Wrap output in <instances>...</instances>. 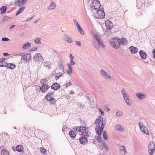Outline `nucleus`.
Segmentation results:
<instances>
[{
    "mask_svg": "<svg viewBox=\"0 0 155 155\" xmlns=\"http://www.w3.org/2000/svg\"><path fill=\"white\" fill-rule=\"evenodd\" d=\"M148 150L149 154L152 155L153 152L155 150V144L153 142H150L148 145Z\"/></svg>",
    "mask_w": 155,
    "mask_h": 155,
    "instance_id": "nucleus-1",
    "label": "nucleus"
},
{
    "mask_svg": "<svg viewBox=\"0 0 155 155\" xmlns=\"http://www.w3.org/2000/svg\"><path fill=\"white\" fill-rule=\"evenodd\" d=\"M140 126V129L141 131L143 132L144 133L147 135H149V133L148 131L147 128L143 124L140 122L138 124Z\"/></svg>",
    "mask_w": 155,
    "mask_h": 155,
    "instance_id": "nucleus-2",
    "label": "nucleus"
},
{
    "mask_svg": "<svg viewBox=\"0 0 155 155\" xmlns=\"http://www.w3.org/2000/svg\"><path fill=\"white\" fill-rule=\"evenodd\" d=\"M92 8H94L95 9H98L101 6L100 2L97 0H94L92 2Z\"/></svg>",
    "mask_w": 155,
    "mask_h": 155,
    "instance_id": "nucleus-3",
    "label": "nucleus"
},
{
    "mask_svg": "<svg viewBox=\"0 0 155 155\" xmlns=\"http://www.w3.org/2000/svg\"><path fill=\"white\" fill-rule=\"evenodd\" d=\"M136 96L140 100L144 99L147 98V95L142 92H138L136 94Z\"/></svg>",
    "mask_w": 155,
    "mask_h": 155,
    "instance_id": "nucleus-4",
    "label": "nucleus"
},
{
    "mask_svg": "<svg viewBox=\"0 0 155 155\" xmlns=\"http://www.w3.org/2000/svg\"><path fill=\"white\" fill-rule=\"evenodd\" d=\"M12 148L14 151H17L18 152H21L24 150L23 146L21 145H18L15 148L12 146Z\"/></svg>",
    "mask_w": 155,
    "mask_h": 155,
    "instance_id": "nucleus-5",
    "label": "nucleus"
},
{
    "mask_svg": "<svg viewBox=\"0 0 155 155\" xmlns=\"http://www.w3.org/2000/svg\"><path fill=\"white\" fill-rule=\"evenodd\" d=\"M100 74L104 79L111 78L109 75L103 69H101L100 71Z\"/></svg>",
    "mask_w": 155,
    "mask_h": 155,
    "instance_id": "nucleus-6",
    "label": "nucleus"
},
{
    "mask_svg": "<svg viewBox=\"0 0 155 155\" xmlns=\"http://www.w3.org/2000/svg\"><path fill=\"white\" fill-rule=\"evenodd\" d=\"M105 24L107 29L109 30H110L113 26L112 23L108 20L105 21Z\"/></svg>",
    "mask_w": 155,
    "mask_h": 155,
    "instance_id": "nucleus-7",
    "label": "nucleus"
},
{
    "mask_svg": "<svg viewBox=\"0 0 155 155\" xmlns=\"http://www.w3.org/2000/svg\"><path fill=\"white\" fill-rule=\"evenodd\" d=\"M80 143L83 145H85L88 142L87 139L85 137H82L79 139Z\"/></svg>",
    "mask_w": 155,
    "mask_h": 155,
    "instance_id": "nucleus-8",
    "label": "nucleus"
},
{
    "mask_svg": "<svg viewBox=\"0 0 155 155\" xmlns=\"http://www.w3.org/2000/svg\"><path fill=\"white\" fill-rule=\"evenodd\" d=\"M81 127H82L81 128H80L81 129H80L81 134L84 136L87 137L88 135L87 132L86 131V127L84 126H81Z\"/></svg>",
    "mask_w": 155,
    "mask_h": 155,
    "instance_id": "nucleus-9",
    "label": "nucleus"
},
{
    "mask_svg": "<svg viewBox=\"0 0 155 155\" xmlns=\"http://www.w3.org/2000/svg\"><path fill=\"white\" fill-rule=\"evenodd\" d=\"M97 14L99 15V16L98 18L102 19L104 18L105 15L104 11L101 10H97Z\"/></svg>",
    "mask_w": 155,
    "mask_h": 155,
    "instance_id": "nucleus-10",
    "label": "nucleus"
},
{
    "mask_svg": "<svg viewBox=\"0 0 155 155\" xmlns=\"http://www.w3.org/2000/svg\"><path fill=\"white\" fill-rule=\"evenodd\" d=\"M49 87L50 86L48 85H42L40 87V90L42 93H45L47 91Z\"/></svg>",
    "mask_w": 155,
    "mask_h": 155,
    "instance_id": "nucleus-11",
    "label": "nucleus"
},
{
    "mask_svg": "<svg viewBox=\"0 0 155 155\" xmlns=\"http://www.w3.org/2000/svg\"><path fill=\"white\" fill-rule=\"evenodd\" d=\"M139 54L142 59L144 60L147 58V54L144 51L141 50L139 52Z\"/></svg>",
    "mask_w": 155,
    "mask_h": 155,
    "instance_id": "nucleus-12",
    "label": "nucleus"
},
{
    "mask_svg": "<svg viewBox=\"0 0 155 155\" xmlns=\"http://www.w3.org/2000/svg\"><path fill=\"white\" fill-rule=\"evenodd\" d=\"M129 50L132 54H134L136 53L138 51V49L133 46H131L129 48Z\"/></svg>",
    "mask_w": 155,
    "mask_h": 155,
    "instance_id": "nucleus-13",
    "label": "nucleus"
},
{
    "mask_svg": "<svg viewBox=\"0 0 155 155\" xmlns=\"http://www.w3.org/2000/svg\"><path fill=\"white\" fill-rule=\"evenodd\" d=\"M60 87V85L57 83H54L51 86V89L57 90Z\"/></svg>",
    "mask_w": 155,
    "mask_h": 155,
    "instance_id": "nucleus-14",
    "label": "nucleus"
},
{
    "mask_svg": "<svg viewBox=\"0 0 155 155\" xmlns=\"http://www.w3.org/2000/svg\"><path fill=\"white\" fill-rule=\"evenodd\" d=\"M5 58H2L0 59V67H3L6 66L7 64V63L5 61Z\"/></svg>",
    "mask_w": 155,
    "mask_h": 155,
    "instance_id": "nucleus-15",
    "label": "nucleus"
},
{
    "mask_svg": "<svg viewBox=\"0 0 155 155\" xmlns=\"http://www.w3.org/2000/svg\"><path fill=\"white\" fill-rule=\"evenodd\" d=\"M124 98L126 103L128 105L131 106L132 105L131 101L129 99L128 95L126 96V97H124Z\"/></svg>",
    "mask_w": 155,
    "mask_h": 155,
    "instance_id": "nucleus-16",
    "label": "nucleus"
},
{
    "mask_svg": "<svg viewBox=\"0 0 155 155\" xmlns=\"http://www.w3.org/2000/svg\"><path fill=\"white\" fill-rule=\"evenodd\" d=\"M69 134L71 138H74L76 136V133L74 130H70L69 132Z\"/></svg>",
    "mask_w": 155,
    "mask_h": 155,
    "instance_id": "nucleus-17",
    "label": "nucleus"
},
{
    "mask_svg": "<svg viewBox=\"0 0 155 155\" xmlns=\"http://www.w3.org/2000/svg\"><path fill=\"white\" fill-rule=\"evenodd\" d=\"M64 38L66 41L68 43H71L73 42L71 38L66 35L64 36Z\"/></svg>",
    "mask_w": 155,
    "mask_h": 155,
    "instance_id": "nucleus-18",
    "label": "nucleus"
},
{
    "mask_svg": "<svg viewBox=\"0 0 155 155\" xmlns=\"http://www.w3.org/2000/svg\"><path fill=\"white\" fill-rule=\"evenodd\" d=\"M120 153L121 154L123 155L125 154L126 150L124 146H121L120 147Z\"/></svg>",
    "mask_w": 155,
    "mask_h": 155,
    "instance_id": "nucleus-19",
    "label": "nucleus"
},
{
    "mask_svg": "<svg viewBox=\"0 0 155 155\" xmlns=\"http://www.w3.org/2000/svg\"><path fill=\"white\" fill-rule=\"evenodd\" d=\"M48 80L47 78H45L42 79L41 81V83L42 85H48Z\"/></svg>",
    "mask_w": 155,
    "mask_h": 155,
    "instance_id": "nucleus-20",
    "label": "nucleus"
},
{
    "mask_svg": "<svg viewBox=\"0 0 155 155\" xmlns=\"http://www.w3.org/2000/svg\"><path fill=\"white\" fill-rule=\"evenodd\" d=\"M5 67H7L9 69H13L15 68V64L13 63H7L6 66Z\"/></svg>",
    "mask_w": 155,
    "mask_h": 155,
    "instance_id": "nucleus-21",
    "label": "nucleus"
},
{
    "mask_svg": "<svg viewBox=\"0 0 155 155\" xmlns=\"http://www.w3.org/2000/svg\"><path fill=\"white\" fill-rule=\"evenodd\" d=\"M110 44L111 46L114 48H118L117 45H116V44H115V42L114 41V38L111 39L110 40Z\"/></svg>",
    "mask_w": 155,
    "mask_h": 155,
    "instance_id": "nucleus-22",
    "label": "nucleus"
},
{
    "mask_svg": "<svg viewBox=\"0 0 155 155\" xmlns=\"http://www.w3.org/2000/svg\"><path fill=\"white\" fill-rule=\"evenodd\" d=\"M114 41L115 42V44H116V45L118 48L120 45V39L114 37Z\"/></svg>",
    "mask_w": 155,
    "mask_h": 155,
    "instance_id": "nucleus-23",
    "label": "nucleus"
},
{
    "mask_svg": "<svg viewBox=\"0 0 155 155\" xmlns=\"http://www.w3.org/2000/svg\"><path fill=\"white\" fill-rule=\"evenodd\" d=\"M44 66H45L49 69L51 68V63L49 61H45L43 63Z\"/></svg>",
    "mask_w": 155,
    "mask_h": 155,
    "instance_id": "nucleus-24",
    "label": "nucleus"
},
{
    "mask_svg": "<svg viewBox=\"0 0 155 155\" xmlns=\"http://www.w3.org/2000/svg\"><path fill=\"white\" fill-rule=\"evenodd\" d=\"M25 9V7H23L20 8L17 11L16 13V15H18L20 14Z\"/></svg>",
    "mask_w": 155,
    "mask_h": 155,
    "instance_id": "nucleus-25",
    "label": "nucleus"
},
{
    "mask_svg": "<svg viewBox=\"0 0 155 155\" xmlns=\"http://www.w3.org/2000/svg\"><path fill=\"white\" fill-rule=\"evenodd\" d=\"M120 45L121 44L123 45H126L127 44V41L126 39L125 38H122L121 40L120 39Z\"/></svg>",
    "mask_w": 155,
    "mask_h": 155,
    "instance_id": "nucleus-26",
    "label": "nucleus"
},
{
    "mask_svg": "<svg viewBox=\"0 0 155 155\" xmlns=\"http://www.w3.org/2000/svg\"><path fill=\"white\" fill-rule=\"evenodd\" d=\"M115 128L119 131H122L123 130V127L119 124H117L115 125Z\"/></svg>",
    "mask_w": 155,
    "mask_h": 155,
    "instance_id": "nucleus-27",
    "label": "nucleus"
},
{
    "mask_svg": "<svg viewBox=\"0 0 155 155\" xmlns=\"http://www.w3.org/2000/svg\"><path fill=\"white\" fill-rule=\"evenodd\" d=\"M1 154L2 155H11L9 153L8 151L5 149H4L2 150Z\"/></svg>",
    "mask_w": 155,
    "mask_h": 155,
    "instance_id": "nucleus-28",
    "label": "nucleus"
},
{
    "mask_svg": "<svg viewBox=\"0 0 155 155\" xmlns=\"http://www.w3.org/2000/svg\"><path fill=\"white\" fill-rule=\"evenodd\" d=\"M69 58L70 60V64L72 65H74L75 64V62L73 61L74 57L71 54H70Z\"/></svg>",
    "mask_w": 155,
    "mask_h": 155,
    "instance_id": "nucleus-29",
    "label": "nucleus"
},
{
    "mask_svg": "<svg viewBox=\"0 0 155 155\" xmlns=\"http://www.w3.org/2000/svg\"><path fill=\"white\" fill-rule=\"evenodd\" d=\"M93 38H95L98 43H100L101 41L100 38L99 37L98 35H93Z\"/></svg>",
    "mask_w": 155,
    "mask_h": 155,
    "instance_id": "nucleus-30",
    "label": "nucleus"
},
{
    "mask_svg": "<svg viewBox=\"0 0 155 155\" xmlns=\"http://www.w3.org/2000/svg\"><path fill=\"white\" fill-rule=\"evenodd\" d=\"M31 46V44L29 42H27L23 45L22 47L24 49H27L28 47Z\"/></svg>",
    "mask_w": 155,
    "mask_h": 155,
    "instance_id": "nucleus-31",
    "label": "nucleus"
},
{
    "mask_svg": "<svg viewBox=\"0 0 155 155\" xmlns=\"http://www.w3.org/2000/svg\"><path fill=\"white\" fill-rule=\"evenodd\" d=\"M39 56H40L42 58L41 55L40 53H38L33 58L34 60L35 61L38 60Z\"/></svg>",
    "mask_w": 155,
    "mask_h": 155,
    "instance_id": "nucleus-32",
    "label": "nucleus"
},
{
    "mask_svg": "<svg viewBox=\"0 0 155 155\" xmlns=\"http://www.w3.org/2000/svg\"><path fill=\"white\" fill-rule=\"evenodd\" d=\"M27 54H23V56L21 57V61H23V62L26 61V63L28 62L27 60V56H26Z\"/></svg>",
    "mask_w": 155,
    "mask_h": 155,
    "instance_id": "nucleus-33",
    "label": "nucleus"
},
{
    "mask_svg": "<svg viewBox=\"0 0 155 155\" xmlns=\"http://www.w3.org/2000/svg\"><path fill=\"white\" fill-rule=\"evenodd\" d=\"M63 75V74L61 73V72H59L58 73H57L54 74V76L55 77V78L56 80H58V78H59L62 75Z\"/></svg>",
    "mask_w": 155,
    "mask_h": 155,
    "instance_id": "nucleus-34",
    "label": "nucleus"
},
{
    "mask_svg": "<svg viewBox=\"0 0 155 155\" xmlns=\"http://www.w3.org/2000/svg\"><path fill=\"white\" fill-rule=\"evenodd\" d=\"M101 115H100L96 120L95 124H99L101 121Z\"/></svg>",
    "mask_w": 155,
    "mask_h": 155,
    "instance_id": "nucleus-35",
    "label": "nucleus"
},
{
    "mask_svg": "<svg viewBox=\"0 0 155 155\" xmlns=\"http://www.w3.org/2000/svg\"><path fill=\"white\" fill-rule=\"evenodd\" d=\"M53 93V92H52L51 91H50L48 93V94L47 96H46L45 97V98L48 100V99H49V97H52L51 95Z\"/></svg>",
    "mask_w": 155,
    "mask_h": 155,
    "instance_id": "nucleus-36",
    "label": "nucleus"
},
{
    "mask_svg": "<svg viewBox=\"0 0 155 155\" xmlns=\"http://www.w3.org/2000/svg\"><path fill=\"white\" fill-rule=\"evenodd\" d=\"M55 5L56 4L53 2H51L49 6V9H54L55 7Z\"/></svg>",
    "mask_w": 155,
    "mask_h": 155,
    "instance_id": "nucleus-37",
    "label": "nucleus"
},
{
    "mask_svg": "<svg viewBox=\"0 0 155 155\" xmlns=\"http://www.w3.org/2000/svg\"><path fill=\"white\" fill-rule=\"evenodd\" d=\"M1 13L3 14L5 13L6 10V7L5 6H3L1 8Z\"/></svg>",
    "mask_w": 155,
    "mask_h": 155,
    "instance_id": "nucleus-38",
    "label": "nucleus"
},
{
    "mask_svg": "<svg viewBox=\"0 0 155 155\" xmlns=\"http://www.w3.org/2000/svg\"><path fill=\"white\" fill-rule=\"evenodd\" d=\"M103 138L105 140H107L108 139L107 134L105 131H104L103 134Z\"/></svg>",
    "mask_w": 155,
    "mask_h": 155,
    "instance_id": "nucleus-39",
    "label": "nucleus"
},
{
    "mask_svg": "<svg viewBox=\"0 0 155 155\" xmlns=\"http://www.w3.org/2000/svg\"><path fill=\"white\" fill-rule=\"evenodd\" d=\"M48 101H50L52 104H53L55 103V100L51 97H49V99L47 100Z\"/></svg>",
    "mask_w": 155,
    "mask_h": 155,
    "instance_id": "nucleus-40",
    "label": "nucleus"
},
{
    "mask_svg": "<svg viewBox=\"0 0 155 155\" xmlns=\"http://www.w3.org/2000/svg\"><path fill=\"white\" fill-rule=\"evenodd\" d=\"M125 91L124 89L123 88L121 89V92L123 96V97H126V96L128 95L127 94L125 93Z\"/></svg>",
    "mask_w": 155,
    "mask_h": 155,
    "instance_id": "nucleus-41",
    "label": "nucleus"
},
{
    "mask_svg": "<svg viewBox=\"0 0 155 155\" xmlns=\"http://www.w3.org/2000/svg\"><path fill=\"white\" fill-rule=\"evenodd\" d=\"M102 144L103 146L107 150H108L109 149V147L107 145L106 143L104 141L102 142Z\"/></svg>",
    "mask_w": 155,
    "mask_h": 155,
    "instance_id": "nucleus-42",
    "label": "nucleus"
},
{
    "mask_svg": "<svg viewBox=\"0 0 155 155\" xmlns=\"http://www.w3.org/2000/svg\"><path fill=\"white\" fill-rule=\"evenodd\" d=\"M26 56H27V61L29 62L31 60V54L28 53H27V55H26Z\"/></svg>",
    "mask_w": 155,
    "mask_h": 155,
    "instance_id": "nucleus-43",
    "label": "nucleus"
},
{
    "mask_svg": "<svg viewBox=\"0 0 155 155\" xmlns=\"http://www.w3.org/2000/svg\"><path fill=\"white\" fill-rule=\"evenodd\" d=\"M41 39L39 38H36L35 40V42L37 44H40L41 43Z\"/></svg>",
    "mask_w": 155,
    "mask_h": 155,
    "instance_id": "nucleus-44",
    "label": "nucleus"
},
{
    "mask_svg": "<svg viewBox=\"0 0 155 155\" xmlns=\"http://www.w3.org/2000/svg\"><path fill=\"white\" fill-rule=\"evenodd\" d=\"M77 29L81 35H84V31L81 27L78 28Z\"/></svg>",
    "mask_w": 155,
    "mask_h": 155,
    "instance_id": "nucleus-45",
    "label": "nucleus"
},
{
    "mask_svg": "<svg viewBox=\"0 0 155 155\" xmlns=\"http://www.w3.org/2000/svg\"><path fill=\"white\" fill-rule=\"evenodd\" d=\"M40 150L41 152L45 154L46 153V150L43 147L41 148Z\"/></svg>",
    "mask_w": 155,
    "mask_h": 155,
    "instance_id": "nucleus-46",
    "label": "nucleus"
},
{
    "mask_svg": "<svg viewBox=\"0 0 155 155\" xmlns=\"http://www.w3.org/2000/svg\"><path fill=\"white\" fill-rule=\"evenodd\" d=\"M27 0H22L18 4V6L21 7L22 6L24 3H25L26 1Z\"/></svg>",
    "mask_w": 155,
    "mask_h": 155,
    "instance_id": "nucleus-47",
    "label": "nucleus"
},
{
    "mask_svg": "<svg viewBox=\"0 0 155 155\" xmlns=\"http://www.w3.org/2000/svg\"><path fill=\"white\" fill-rule=\"evenodd\" d=\"M11 18L10 17H8V16H5L2 20V21H5L8 20L9 19H10Z\"/></svg>",
    "mask_w": 155,
    "mask_h": 155,
    "instance_id": "nucleus-48",
    "label": "nucleus"
},
{
    "mask_svg": "<svg viewBox=\"0 0 155 155\" xmlns=\"http://www.w3.org/2000/svg\"><path fill=\"white\" fill-rule=\"evenodd\" d=\"M97 133L98 134V135H101L102 132L103 131H101V130L100 129L97 130H96Z\"/></svg>",
    "mask_w": 155,
    "mask_h": 155,
    "instance_id": "nucleus-49",
    "label": "nucleus"
},
{
    "mask_svg": "<svg viewBox=\"0 0 155 155\" xmlns=\"http://www.w3.org/2000/svg\"><path fill=\"white\" fill-rule=\"evenodd\" d=\"M97 139L98 141V142L99 143H101V135H98L97 137Z\"/></svg>",
    "mask_w": 155,
    "mask_h": 155,
    "instance_id": "nucleus-50",
    "label": "nucleus"
},
{
    "mask_svg": "<svg viewBox=\"0 0 155 155\" xmlns=\"http://www.w3.org/2000/svg\"><path fill=\"white\" fill-rule=\"evenodd\" d=\"M75 43L76 45H78L79 46H80L81 45V42L79 41H75Z\"/></svg>",
    "mask_w": 155,
    "mask_h": 155,
    "instance_id": "nucleus-51",
    "label": "nucleus"
},
{
    "mask_svg": "<svg viewBox=\"0 0 155 155\" xmlns=\"http://www.w3.org/2000/svg\"><path fill=\"white\" fill-rule=\"evenodd\" d=\"M71 82L70 81L69 82H66V84H64L65 85L66 87H68L71 85Z\"/></svg>",
    "mask_w": 155,
    "mask_h": 155,
    "instance_id": "nucleus-52",
    "label": "nucleus"
},
{
    "mask_svg": "<svg viewBox=\"0 0 155 155\" xmlns=\"http://www.w3.org/2000/svg\"><path fill=\"white\" fill-rule=\"evenodd\" d=\"M59 68L60 69H61L62 70H64V65L63 64L61 63L60 64L59 66Z\"/></svg>",
    "mask_w": 155,
    "mask_h": 155,
    "instance_id": "nucleus-53",
    "label": "nucleus"
},
{
    "mask_svg": "<svg viewBox=\"0 0 155 155\" xmlns=\"http://www.w3.org/2000/svg\"><path fill=\"white\" fill-rule=\"evenodd\" d=\"M72 64L68 63L67 64L68 69L72 70Z\"/></svg>",
    "mask_w": 155,
    "mask_h": 155,
    "instance_id": "nucleus-54",
    "label": "nucleus"
},
{
    "mask_svg": "<svg viewBox=\"0 0 155 155\" xmlns=\"http://www.w3.org/2000/svg\"><path fill=\"white\" fill-rule=\"evenodd\" d=\"M2 40L3 41H8L9 40V39L8 38L4 37L2 38Z\"/></svg>",
    "mask_w": 155,
    "mask_h": 155,
    "instance_id": "nucleus-55",
    "label": "nucleus"
},
{
    "mask_svg": "<svg viewBox=\"0 0 155 155\" xmlns=\"http://www.w3.org/2000/svg\"><path fill=\"white\" fill-rule=\"evenodd\" d=\"M102 124L101 125V128H100V129L101 130V131H103V129L104 128V125L103 124V119H102Z\"/></svg>",
    "mask_w": 155,
    "mask_h": 155,
    "instance_id": "nucleus-56",
    "label": "nucleus"
},
{
    "mask_svg": "<svg viewBox=\"0 0 155 155\" xmlns=\"http://www.w3.org/2000/svg\"><path fill=\"white\" fill-rule=\"evenodd\" d=\"M73 21L74 24V25L75 26H76V25H77L79 24L77 21L74 18L73 19Z\"/></svg>",
    "mask_w": 155,
    "mask_h": 155,
    "instance_id": "nucleus-57",
    "label": "nucleus"
},
{
    "mask_svg": "<svg viewBox=\"0 0 155 155\" xmlns=\"http://www.w3.org/2000/svg\"><path fill=\"white\" fill-rule=\"evenodd\" d=\"M66 72L68 74L70 75L72 73V70L68 69Z\"/></svg>",
    "mask_w": 155,
    "mask_h": 155,
    "instance_id": "nucleus-58",
    "label": "nucleus"
},
{
    "mask_svg": "<svg viewBox=\"0 0 155 155\" xmlns=\"http://www.w3.org/2000/svg\"><path fill=\"white\" fill-rule=\"evenodd\" d=\"M122 114V113L121 112L117 111V113L116 115L117 116L119 117L121 116Z\"/></svg>",
    "mask_w": 155,
    "mask_h": 155,
    "instance_id": "nucleus-59",
    "label": "nucleus"
},
{
    "mask_svg": "<svg viewBox=\"0 0 155 155\" xmlns=\"http://www.w3.org/2000/svg\"><path fill=\"white\" fill-rule=\"evenodd\" d=\"M38 48L37 47H34V48H32L30 50V51H35Z\"/></svg>",
    "mask_w": 155,
    "mask_h": 155,
    "instance_id": "nucleus-60",
    "label": "nucleus"
},
{
    "mask_svg": "<svg viewBox=\"0 0 155 155\" xmlns=\"http://www.w3.org/2000/svg\"><path fill=\"white\" fill-rule=\"evenodd\" d=\"M99 111L101 113L102 115H103L104 114V113L101 108H100L99 109Z\"/></svg>",
    "mask_w": 155,
    "mask_h": 155,
    "instance_id": "nucleus-61",
    "label": "nucleus"
},
{
    "mask_svg": "<svg viewBox=\"0 0 155 155\" xmlns=\"http://www.w3.org/2000/svg\"><path fill=\"white\" fill-rule=\"evenodd\" d=\"M79 129V127L75 126L73 127V129L74 130V131H78V129Z\"/></svg>",
    "mask_w": 155,
    "mask_h": 155,
    "instance_id": "nucleus-62",
    "label": "nucleus"
},
{
    "mask_svg": "<svg viewBox=\"0 0 155 155\" xmlns=\"http://www.w3.org/2000/svg\"><path fill=\"white\" fill-rule=\"evenodd\" d=\"M99 44H100L103 48H104L105 47L104 44L102 41L100 42V43H99Z\"/></svg>",
    "mask_w": 155,
    "mask_h": 155,
    "instance_id": "nucleus-63",
    "label": "nucleus"
},
{
    "mask_svg": "<svg viewBox=\"0 0 155 155\" xmlns=\"http://www.w3.org/2000/svg\"><path fill=\"white\" fill-rule=\"evenodd\" d=\"M152 53L153 54V58H155V48L153 50Z\"/></svg>",
    "mask_w": 155,
    "mask_h": 155,
    "instance_id": "nucleus-64",
    "label": "nucleus"
}]
</instances>
